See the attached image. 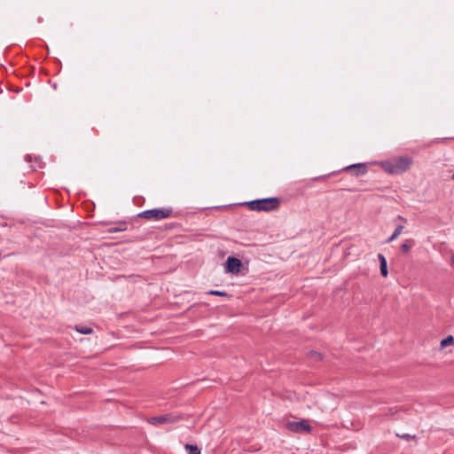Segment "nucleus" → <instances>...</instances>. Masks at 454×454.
Wrapping results in <instances>:
<instances>
[{
  "instance_id": "17",
  "label": "nucleus",
  "mask_w": 454,
  "mask_h": 454,
  "mask_svg": "<svg viewBox=\"0 0 454 454\" xmlns=\"http://www.w3.org/2000/svg\"><path fill=\"white\" fill-rule=\"evenodd\" d=\"M397 436L402 438V439H404V440H410V439H414L415 438V435H411L409 434H397Z\"/></svg>"
},
{
  "instance_id": "1",
  "label": "nucleus",
  "mask_w": 454,
  "mask_h": 454,
  "mask_svg": "<svg viewBox=\"0 0 454 454\" xmlns=\"http://www.w3.org/2000/svg\"><path fill=\"white\" fill-rule=\"evenodd\" d=\"M249 208L254 211L270 212L279 207V200L276 197L255 200L247 203Z\"/></svg>"
},
{
  "instance_id": "11",
  "label": "nucleus",
  "mask_w": 454,
  "mask_h": 454,
  "mask_svg": "<svg viewBox=\"0 0 454 454\" xmlns=\"http://www.w3.org/2000/svg\"><path fill=\"white\" fill-rule=\"evenodd\" d=\"M403 230V226L399 224L395 227L393 234L387 239V243H390L392 241H394L395 239H396L398 238V236L402 233Z\"/></svg>"
},
{
  "instance_id": "4",
  "label": "nucleus",
  "mask_w": 454,
  "mask_h": 454,
  "mask_svg": "<svg viewBox=\"0 0 454 454\" xmlns=\"http://www.w3.org/2000/svg\"><path fill=\"white\" fill-rule=\"evenodd\" d=\"M286 427L288 431L295 434H305L312 431L311 426L305 419H301L300 421H289L286 423Z\"/></svg>"
},
{
  "instance_id": "10",
  "label": "nucleus",
  "mask_w": 454,
  "mask_h": 454,
  "mask_svg": "<svg viewBox=\"0 0 454 454\" xmlns=\"http://www.w3.org/2000/svg\"><path fill=\"white\" fill-rule=\"evenodd\" d=\"M414 245H415V240L414 239H406L401 245V250L403 253H408Z\"/></svg>"
},
{
  "instance_id": "6",
  "label": "nucleus",
  "mask_w": 454,
  "mask_h": 454,
  "mask_svg": "<svg viewBox=\"0 0 454 454\" xmlns=\"http://www.w3.org/2000/svg\"><path fill=\"white\" fill-rule=\"evenodd\" d=\"M411 158L407 156L399 157L395 160V169L394 171L397 172V174H402L411 167Z\"/></svg>"
},
{
  "instance_id": "8",
  "label": "nucleus",
  "mask_w": 454,
  "mask_h": 454,
  "mask_svg": "<svg viewBox=\"0 0 454 454\" xmlns=\"http://www.w3.org/2000/svg\"><path fill=\"white\" fill-rule=\"evenodd\" d=\"M352 168L356 169V176L363 175L367 171L366 165L364 163H356L345 168L346 170Z\"/></svg>"
},
{
  "instance_id": "5",
  "label": "nucleus",
  "mask_w": 454,
  "mask_h": 454,
  "mask_svg": "<svg viewBox=\"0 0 454 454\" xmlns=\"http://www.w3.org/2000/svg\"><path fill=\"white\" fill-rule=\"evenodd\" d=\"M242 262L239 258L229 256L224 264L226 273L238 274L240 271Z\"/></svg>"
},
{
  "instance_id": "15",
  "label": "nucleus",
  "mask_w": 454,
  "mask_h": 454,
  "mask_svg": "<svg viewBox=\"0 0 454 454\" xmlns=\"http://www.w3.org/2000/svg\"><path fill=\"white\" fill-rule=\"evenodd\" d=\"M454 343V337L450 335L441 340L442 348H446Z\"/></svg>"
},
{
  "instance_id": "7",
  "label": "nucleus",
  "mask_w": 454,
  "mask_h": 454,
  "mask_svg": "<svg viewBox=\"0 0 454 454\" xmlns=\"http://www.w3.org/2000/svg\"><path fill=\"white\" fill-rule=\"evenodd\" d=\"M378 258H379V261H380V274L383 277H387V273H388L387 259H386V257L382 254H378Z\"/></svg>"
},
{
  "instance_id": "21",
  "label": "nucleus",
  "mask_w": 454,
  "mask_h": 454,
  "mask_svg": "<svg viewBox=\"0 0 454 454\" xmlns=\"http://www.w3.org/2000/svg\"><path fill=\"white\" fill-rule=\"evenodd\" d=\"M451 264H454V257L451 258Z\"/></svg>"
},
{
  "instance_id": "13",
  "label": "nucleus",
  "mask_w": 454,
  "mask_h": 454,
  "mask_svg": "<svg viewBox=\"0 0 454 454\" xmlns=\"http://www.w3.org/2000/svg\"><path fill=\"white\" fill-rule=\"evenodd\" d=\"M184 449L188 454H200V449L197 445L187 443L184 445Z\"/></svg>"
},
{
  "instance_id": "12",
  "label": "nucleus",
  "mask_w": 454,
  "mask_h": 454,
  "mask_svg": "<svg viewBox=\"0 0 454 454\" xmlns=\"http://www.w3.org/2000/svg\"><path fill=\"white\" fill-rule=\"evenodd\" d=\"M382 167L385 171L390 174H397V172L394 171L395 169V160L394 161H385L382 164Z\"/></svg>"
},
{
  "instance_id": "2",
  "label": "nucleus",
  "mask_w": 454,
  "mask_h": 454,
  "mask_svg": "<svg viewBox=\"0 0 454 454\" xmlns=\"http://www.w3.org/2000/svg\"><path fill=\"white\" fill-rule=\"evenodd\" d=\"M183 419L181 414L176 413H166L159 416L151 417L147 419V422L153 426L158 427L163 424H175Z\"/></svg>"
},
{
  "instance_id": "19",
  "label": "nucleus",
  "mask_w": 454,
  "mask_h": 454,
  "mask_svg": "<svg viewBox=\"0 0 454 454\" xmlns=\"http://www.w3.org/2000/svg\"><path fill=\"white\" fill-rule=\"evenodd\" d=\"M25 159H26V160H27V161H31V156H30V155H27V156L25 157Z\"/></svg>"
},
{
  "instance_id": "16",
  "label": "nucleus",
  "mask_w": 454,
  "mask_h": 454,
  "mask_svg": "<svg viewBox=\"0 0 454 454\" xmlns=\"http://www.w3.org/2000/svg\"><path fill=\"white\" fill-rule=\"evenodd\" d=\"M207 294H210V295L223 296V297L230 296L226 292L219 291V290H210Z\"/></svg>"
},
{
  "instance_id": "20",
  "label": "nucleus",
  "mask_w": 454,
  "mask_h": 454,
  "mask_svg": "<svg viewBox=\"0 0 454 454\" xmlns=\"http://www.w3.org/2000/svg\"><path fill=\"white\" fill-rule=\"evenodd\" d=\"M324 176H317L315 178V180H319V179H322Z\"/></svg>"
},
{
  "instance_id": "23",
  "label": "nucleus",
  "mask_w": 454,
  "mask_h": 454,
  "mask_svg": "<svg viewBox=\"0 0 454 454\" xmlns=\"http://www.w3.org/2000/svg\"><path fill=\"white\" fill-rule=\"evenodd\" d=\"M451 177H452V179L454 180V173L452 174V176H451Z\"/></svg>"
},
{
  "instance_id": "18",
  "label": "nucleus",
  "mask_w": 454,
  "mask_h": 454,
  "mask_svg": "<svg viewBox=\"0 0 454 454\" xmlns=\"http://www.w3.org/2000/svg\"><path fill=\"white\" fill-rule=\"evenodd\" d=\"M310 356L315 359H321V354L316 351H311Z\"/></svg>"
},
{
  "instance_id": "22",
  "label": "nucleus",
  "mask_w": 454,
  "mask_h": 454,
  "mask_svg": "<svg viewBox=\"0 0 454 454\" xmlns=\"http://www.w3.org/2000/svg\"><path fill=\"white\" fill-rule=\"evenodd\" d=\"M399 219L403 220V221H405L402 216H398Z\"/></svg>"
},
{
  "instance_id": "14",
  "label": "nucleus",
  "mask_w": 454,
  "mask_h": 454,
  "mask_svg": "<svg viewBox=\"0 0 454 454\" xmlns=\"http://www.w3.org/2000/svg\"><path fill=\"white\" fill-rule=\"evenodd\" d=\"M74 329H75L78 333H82V334H90V333H92V331H93V330H92V328H90V327H89V326H80V325H76V326L74 327Z\"/></svg>"
},
{
  "instance_id": "3",
  "label": "nucleus",
  "mask_w": 454,
  "mask_h": 454,
  "mask_svg": "<svg viewBox=\"0 0 454 454\" xmlns=\"http://www.w3.org/2000/svg\"><path fill=\"white\" fill-rule=\"evenodd\" d=\"M171 213L172 209L170 208H153L141 212L138 216L159 221L169 217Z\"/></svg>"
},
{
  "instance_id": "9",
  "label": "nucleus",
  "mask_w": 454,
  "mask_h": 454,
  "mask_svg": "<svg viewBox=\"0 0 454 454\" xmlns=\"http://www.w3.org/2000/svg\"><path fill=\"white\" fill-rule=\"evenodd\" d=\"M128 224L126 222H118L115 223V226L110 227L107 230L109 233L121 232L125 231L127 230Z\"/></svg>"
}]
</instances>
